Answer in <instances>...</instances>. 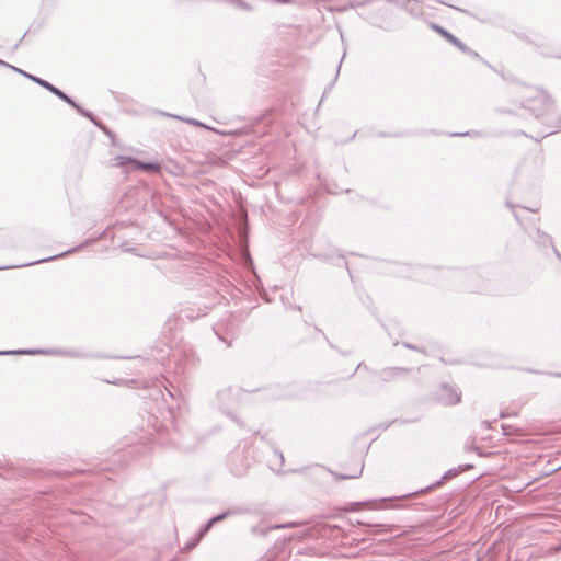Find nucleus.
Wrapping results in <instances>:
<instances>
[{
	"label": "nucleus",
	"instance_id": "nucleus-1",
	"mask_svg": "<svg viewBox=\"0 0 561 561\" xmlns=\"http://www.w3.org/2000/svg\"><path fill=\"white\" fill-rule=\"evenodd\" d=\"M149 423L158 433L161 443L165 438L173 447L182 451H192L199 444V438L190 427L180 425L175 421L172 408L169 405L161 422L152 412H149Z\"/></svg>",
	"mask_w": 561,
	"mask_h": 561
},
{
	"label": "nucleus",
	"instance_id": "nucleus-2",
	"mask_svg": "<svg viewBox=\"0 0 561 561\" xmlns=\"http://www.w3.org/2000/svg\"><path fill=\"white\" fill-rule=\"evenodd\" d=\"M186 286L192 289L199 287L202 289L201 296L205 298V301L197 304L198 309L196 313L191 308L183 310L184 316L191 320L207 314V311L224 298L219 288L221 286L220 283L216 276L209 273L193 272Z\"/></svg>",
	"mask_w": 561,
	"mask_h": 561
},
{
	"label": "nucleus",
	"instance_id": "nucleus-3",
	"mask_svg": "<svg viewBox=\"0 0 561 561\" xmlns=\"http://www.w3.org/2000/svg\"><path fill=\"white\" fill-rule=\"evenodd\" d=\"M436 270L435 266L416 262H390L389 273L396 277L425 280Z\"/></svg>",
	"mask_w": 561,
	"mask_h": 561
},
{
	"label": "nucleus",
	"instance_id": "nucleus-4",
	"mask_svg": "<svg viewBox=\"0 0 561 561\" xmlns=\"http://www.w3.org/2000/svg\"><path fill=\"white\" fill-rule=\"evenodd\" d=\"M12 355H45V356H62L70 358H91L90 353L81 348H19L12 350Z\"/></svg>",
	"mask_w": 561,
	"mask_h": 561
},
{
	"label": "nucleus",
	"instance_id": "nucleus-5",
	"mask_svg": "<svg viewBox=\"0 0 561 561\" xmlns=\"http://www.w3.org/2000/svg\"><path fill=\"white\" fill-rule=\"evenodd\" d=\"M107 232H108V229H105L98 237H95V238H88L84 241H82L79 245L72 247V248H70V249H68V250H66L64 252H60L58 254H55V255H51V256H48V257L38 259L36 261H32V262H27V263H23V264H18V265L0 266V271L10 270V268H19V267H27V266H32V265H36V264H41V263H45V262H53L55 260L65 257V256H67L69 254L77 253V252L83 250L84 248H87V247L98 242L99 240L105 238L107 236Z\"/></svg>",
	"mask_w": 561,
	"mask_h": 561
},
{
	"label": "nucleus",
	"instance_id": "nucleus-6",
	"mask_svg": "<svg viewBox=\"0 0 561 561\" xmlns=\"http://www.w3.org/2000/svg\"><path fill=\"white\" fill-rule=\"evenodd\" d=\"M474 468V466L472 463H462V465H459L458 467H455V468H451V469H448L447 471H445V473L440 477L439 480L431 483L430 485L425 486V488H422L415 492H412V493H408L405 495H402L400 497H391V499H379L378 501L380 502H385V501H398V500H401V499H405V497H415L417 495H421V494H424L428 491H433L437 488H439L440 485H443L444 483H446L447 481L458 477L460 473L469 470V469H472Z\"/></svg>",
	"mask_w": 561,
	"mask_h": 561
},
{
	"label": "nucleus",
	"instance_id": "nucleus-7",
	"mask_svg": "<svg viewBox=\"0 0 561 561\" xmlns=\"http://www.w3.org/2000/svg\"><path fill=\"white\" fill-rule=\"evenodd\" d=\"M238 393L239 390L233 387L221 389L216 394V404L222 413L241 426V422L234 411V407L238 404Z\"/></svg>",
	"mask_w": 561,
	"mask_h": 561
},
{
	"label": "nucleus",
	"instance_id": "nucleus-8",
	"mask_svg": "<svg viewBox=\"0 0 561 561\" xmlns=\"http://www.w3.org/2000/svg\"><path fill=\"white\" fill-rule=\"evenodd\" d=\"M433 400L443 407H453L461 401V390L449 382H442L433 392Z\"/></svg>",
	"mask_w": 561,
	"mask_h": 561
},
{
	"label": "nucleus",
	"instance_id": "nucleus-9",
	"mask_svg": "<svg viewBox=\"0 0 561 561\" xmlns=\"http://www.w3.org/2000/svg\"><path fill=\"white\" fill-rule=\"evenodd\" d=\"M213 331L216 336L226 344V346H231L232 341L234 340L237 328L232 320L231 316H226L218 320L217 323L214 324Z\"/></svg>",
	"mask_w": 561,
	"mask_h": 561
},
{
	"label": "nucleus",
	"instance_id": "nucleus-10",
	"mask_svg": "<svg viewBox=\"0 0 561 561\" xmlns=\"http://www.w3.org/2000/svg\"><path fill=\"white\" fill-rule=\"evenodd\" d=\"M174 365V373L176 378L182 380L186 373L196 364V358L192 353H174L172 358L169 359V366Z\"/></svg>",
	"mask_w": 561,
	"mask_h": 561
},
{
	"label": "nucleus",
	"instance_id": "nucleus-11",
	"mask_svg": "<svg viewBox=\"0 0 561 561\" xmlns=\"http://www.w3.org/2000/svg\"><path fill=\"white\" fill-rule=\"evenodd\" d=\"M411 371L412 369L408 367L390 366L373 370V375L376 376L381 383H391L407 377Z\"/></svg>",
	"mask_w": 561,
	"mask_h": 561
},
{
	"label": "nucleus",
	"instance_id": "nucleus-12",
	"mask_svg": "<svg viewBox=\"0 0 561 561\" xmlns=\"http://www.w3.org/2000/svg\"><path fill=\"white\" fill-rule=\"evenodd\" d=\"M245 512H247L245 508L240 507V506H234V507L227 508V510L222 511L221 513L211 516L207 522H205L203 525H201V527L197 529L199 531V536L205 537L213 529V527L215 525H217L218 523H221L231 516L244 514Z\"/></svg>",
	"mask_w": 561,
	"mask_h": 561
},
{
	"label": "nucleus",
	"instance_id": "nucleus-13",
	"mask_svg": "<svg viewBox=\"0 0 561 561\" xmlns=\"http://www.w3.org/2000/svg\"><path fill=\"white\" fill-rule=\"evenodd\" d=\"M113 161L115 165H123L125 162H134L139 170L150 173L157 174L161 173V163L158 161H140L139 159L131 156H116Z\"/></svg>",
	"mask_w": 561,
	"mask_h": 561
},
{
	"label": "nucleus",
	"instance_id": "nucleus-14",
	"mask_svg": "<svg viewBox=\"0 0 561 561\" xmlns=\"http://www.w3.org/2000/svg\"><path fill=\"white\" fill-rule=\"evenodd\" d=\"M311 255L316 259L323 261V262H328V263H331V264L337 265V266H344L347 270L350 276L352 277V274H351V271L348 267V262L345 260L344 254L339 249L332 248L328 251L312 253Z\"/></svg>",
	"mask_w": 561,
	"mask_h": 561
},
{
	"label": "nucleus",
	"instance_id": "nucleus-15",
	"mask_svg": "<svg viewBox=\"0 0 561 561\" xmlns=\"http://www.w3.org/2000/svg\"><path fill=\"white\" fill-rule=\"evenodd\" d=\"M265 400H280L289 397L286 387L280 385L268 386L259 390Z\"/></svg>",
	"mask_w": 561,
	"mask_h": 561
},
{
	"label": "nucleus",
	"instance_id": "nucleus-16",
	"mask_svg": "<svg viewBox=\"0 0 561 561\" xmlns=\"http://www.w3.org/2000/svg\"><path fill=\"white\" fill-rule=\"evenodd\" d=\"M531 230L534 233L529 232V236L533 238V240L541 247H548L552 245V237L548 234L547 232L542 231L539 227H537L535 224L531 227Z\"/></svg>",
	"mask_w": 561,
	"mask_h": 561
},
{
	"label": "nucleus",
	"instance_id": "nucleus-17",
	"mask_svg": "<svg viewBox=\"0 0 561 561\" xmlns=\"http://www.w3.org/2000/svg\"><path fill=\"white\" fill-rule=\"evenodd\" d=\"M38 85L44 88L45 90H47L48 92H50L51 94H54L55 96H57L59 100L64 101L67 104L72 99L70 95L65 93L62 90H60L59 88H57L56 85H54L53 83H50L49 81H47L43 78L41 79V81H38Z\"/></svg>",
	"mask_w": 561,
	"mask_h": 561
},
{
	"label": "nucleus",
	"instance_id": "nucleus-18",
	"mask_svg": "<svg viewBox=\"0 0 561 561\" xmlns=\"http://www.w3.org/2000/svg\"><path fill=\"white\" fill-rule=\"evenodd\" d=\"M38 85L44 88L45 90H47L48 92H50L51 94H54L55 96H57L59 100L64 101L67 104L72 99L70 95L65 93L62 90H60L59 88H57L56 85H54L53 83H50L49 81H47L43 78L41 79V81H38Z\"/></svg>",
	"mask_w": 561,
	"mask_h": 561
},
{
	"label": "nucleus",
	"instance_id": "nucleus-19",
	"mask_svg": "<svg viewBox=\"0 0 561 561\" xmlns=\"http://www.w3.org/2000/svg\"><path fill=\"white\" fill-rule=\"evenodd\" d=\"M294 526V523H284V524H274L270 525L267 527L264 526H254L252 527V534L261 537H265L268 531L276 530V529H285V528H291Z\"/></svg>",
	"mask_w": 561,
	"mask_h": 561
},
{
	"label": "nucleus",
	"instance_id": "nucleus-20",
	"mask_svg": "<svg viewBox=\"0 0 561 561\" xmlns=\"http://www.w3.org/2000/svg\"><path fill=\"white\" fill-rule=\"evenodd\" d=\"M505 204L513 211L515 220L518 222V225L522 226L523 225L522 218H520V216L515 210V208L518 207V206L513 204L510 201H506ZM520 207L523 209H526V210L531 211V213H538L540 210V204L539 203H535L531 207H528V206H520Z\"/></svg>",
	"mask_w": 561,
	"mask_h": 561
},
{
	"label": "nucleus",
	"instance_id": "nucleus-21",
	"mask_svg": "<svg viewBox=\"0 0 561 561\" xmlns=\"http://www.w3.org/2000/svg\"><path fill=\"white\" fill-rule=\"evenodd\" d=\"M68 105L76 110L77 113L82 117L88 118L90 122H94L96 115H94L93 112L85 110L83 106H81L73 98L68 103Z\"/></svg>",
	"mask_w": 561,
	"mask_h": 561
},
{
	"label": "nucleus",
	"instance_id": "nucleus-22",
	"mask_svg": "<svg viewBox=\"0 0 561 561\" xmlns=\"http://www.w3.org/2000/svg\"><path fill=\"white\" fill-rule=\"evenodd\" d=\"M259 133L260 131H257L255 129V125H247L241 128H237V129L229 130V131H222L220 134L221 135H230V136H243V135H248V134H259Z\"/></svg>",
	"mask_w": 561,
	"mask_h": 561
},
{
	"label": "nucleus",
	"instance_id": "nucleus-23",
	"mask_svg": "<svg viewBox=\"0 0 561 561\" xmlns=\"http://www.w3.org/2000/svg\"><path fill=\"white\" fill-rule=\"evenodd\" d=\"M91 123L110 138L112 145H115V133L110 129L98 116H95L94 122Z\"/></svg>",
	"mask_w": 561,
	"mask_h": 561
},
{
	"label": "nucleus",
	"instance_id": "nucleus-24",
	"mask_svg": "<svg viewBox=\"0 0 561 561\" xmlns=\"http://www.w3.org/2000/svg\"><path fill=\"white\" fill-rule=\"evenodd\" d=\"M428 25H430L431 30H433L435 33L439 34L448 43H449V41H451L454 34L450 33L448 30H446L442 25L434 23V22H430Z\"/></svg>",
	"mask_w": 561,
	"mask_h": 561
},
{
	"label": "nucleus",
	"instance_id": "nucleus-25",
	"mask_svg": "<svg viewBox=\"0 0 561 561\" xmlns=\"http://www.w3.org/2000/svg\"><path fill=\"white\" fill-rule=\"evenodd\" d=\"M417 421H419V417H415V419L396 417L393 420L385 422L382 425V430L386 431L393 424L407 425V424H411V423H414Z\"/></svg>",
	"mask_w": 561,
	"mask_h": 561
},
{
	"label": "nucleus",
	"instance_id": "nucleus-26",
	"mask_svg": "<svg viewBox=\"0 0 561 561\" xmlns=\"http://www.w3.org/2000/svg\"><path fill=\"white\" fill-rule=\"evenodd\" d=\"M364 469V462L352 473H335L333 472L334 477L337 480H348V479H357L362 476Z\"/></svg>",
	"mask_w": 561,
	"mask_h": 561
},
{
	"label": "nucleus",
	"instance_id": "nucleus-27",
	"mask_svg": "<svg viewBox=\"0 0 561 561\" xmlns=\"http://www.w3.org/2000/svg\"><path fill=\"white\" fill-rule=\"evenodd\" d=\"M204 536H199V531L197 530L184 545L183 550L191 551L198 546V543L203 540Z\"/></svg>",
	"mask_w": 561,
	"mask_h": 561
},
{
	"label": "nucleus",
	"instance_id": "nucleus-28",
	"mask_svg": "<svg viewBox=\"0 0 561 561\" xmlns=\"http://www.w3.org/2000/svg\"><path fill=\"white\" fill-rule=\"evenodd\" d=\"M168 116L172 117V118H175V119H179V121H182V122H185L190 125H193V126H198V127H202V128H205V129H211L208 125L195 119V118H190V117H182L180 115H171V114H167Z\"/></svg>",
	"mask_w": 561,
	"mask_h": 561
},
{
	"label": "nucleus",
	"instance_id": "nucleus-29",
	"mask_svg": "<svg viewBox=\"0 0 561 561\" xmlns=\"http://www.w3.org/2000/svg\"><path fill=\"white\" fill-rule=\"evenodd\" d=\"M123 455H114L113 458L106 462H101L98 465L99 471H107L112 469V465H115L118 461H122Z\"/></svg>",
	"mask_w": 561,
	"mask_h": 561
},
{
	"label": "nucleus",
	"instance_id": "nucleus-30",
	"mask_svg": "<svg viewBox=\"0 0 561 561\" xmlns=\"http://www.w3.org/2000/svg\"><path fill=\"white\" fill-rule=\"evenodd\" d=\"M8 68L11 69L12 71L23 76L24 78L31 80L32 82H34L36 84H38V81H41V79H42L41 77L32 75V73H30V72H27V71H25L23 69H20V68L15 67V66H12V65H11V67H8Z\"/></svg>",
	"mask_w": 561,
	"mask_h": 561
},
{
	"label": "nucleus",
	"instance_id": "nucleus-31",
	"mask_svg": "<svg viewBox=\"0 0 561 561\" xmlns=\"http://www.w3.org/2000/svg\"><path fill=\"white\" fill-rule=\"evenodd\" d=\"M255 435H259L261 440L263 442H266L271 448L273 449L274 454L278 456L279 458V463L283 465L284 463V456H283V453L279 451L275 446L274 444L267 438V433H264V434H261L260 432H256Z\"/></svg>",
	"mask_w": 561,
	"mask_h": 561
},
{
	"label": "nucleus",
	"instance_id": "nucleus-32",
	"mask_svg": "<svg viewBox=\"0 0 561 561\" xmlns=\"http://www.w3.org/2000/svg\"><path fill=\"white\" fill-rule=\"evenodd\" d=\"M248 468V462H242L241 465H230V472L236 477H242L247 473Z\"/></svg>",
	"mask_w": 561,
	"mask_h": 561
},
{
	"label": "nucleus",
	"instance_id": "nucleus-33",
	"mask_svg": "<svg viewBox=\"0 0 561 561\" xmlns=\"http://www.w3.org/2000/svg\"><path fill=\"white\" fill-rule=\"evenodd\" d=\"M482 133L479 131V130H468V131H463V133H451L450 134V137H474V138H479V137H482Z\"/></svg>",
	"mask_w": 561,
	"mask_h": 561
},
{
	"label": "nucleus",
	"instance_id": "nucleus-34",
	"mask_svg": "<svg viewBox=\"0 0 561 561\" xmlns=\"http://www.w3.org/2000/svg\"><path fill=\"white\" fill-rule=\"evenodd\" d=\"M168 396L175 400L179 396H181V391L179 388L174 387L173 385L170 386V388H165Z\"/></svg>",
	"mask_w": 561,
	"mask_h": 561
},
{
	"label": "nucleus",
	"instance_id": "nucleus-35",
	"mask_svg": "<svg viewBox=\"0 0 561 561\" xmlns=\"http://www.w3.org/2000/svg\"><path fill=\"white\" fill-rule=\"evenodd\" d=\"M449 43L451 45H454L455 47H457L459 50L461 51H466L467 49V45L465 43H462L458 37H456L455 35L453 36L451 41H449Z\"/></svg>",
	"mask_w": 561,
	"mask_h": 561
},
{
	"label": "nucleus",
	"instance_id": "nucleus-36",
	"mask_svg": "<svg viewBox=\"0 0 561 561\" xmlns=\"http://www.w3.org/2000/svg\"><path fill=\"white\" fill-rule=\"evenodd\" d=\"M449 43L451 45H454L455 47H457L459 50L461 51H466L467 49V45L465 43H462L458 37H456L455 35L453 36L451 41H449Z\"/></svg>",
	"mask_w": 561,
	"mask_h": 561
},
{
	"label": "nucleus",
	"instance_id": "nucleus-37",
	"mask_svg": "<svg viewBox=\"0 0 561 561\" xmlns=\"http://www.w3.org/2000/svg\"><path fill=\"white\" fill-rule=\"evenodd\" d=\"M462 53L471 56L472 58L481 60L484 65L490 67L489 62L485 61L483 58H481V56L478 54V51L471 49L470 47L467 46L466 51H462Z\"/></svg>",
	"mask_w": 561,
	"mask_h": 561
},
{
	"label": "nucleus",
	"instance_id": "nucleus-38",
	"mask_svg": "<svg viewBox=\"0 0 561 561\" xmlns=\"http://www.w3.org/2000/svg\"><path fill=\"white\" fill-rule=\"evenodd\" d=\"M358 370H365L373 374L374 369L369 368L364 362H360L359 364H357L354 371L351 374L348 378H352Z\"/></svg>",
	"mask_w": 561,
	"mask_h": 561
},
{
	"label": "nucleus",
	"instance_id": "nucleus-39",
	"mask_svg": "<svg viewBox=\"0 0 561 561\" xmlns=\"http://www.w3.org/2000/svg\"><path fill=\"white\" fill-rule=\"evenodd\" d=\"M501 427L503 430V435L505 436H512L514 432L518 431L516 427L508 424H502Z\"/></svg>",
	"mask_w": 561,
	"mask_h": 561
},
{
	"label": "nucleus",
	"instance_id": "nucleus-40",
	"mask_svg": "<svg viewBox=\"0 0 561 561\" xmlns=\"http://www.w3.org/2000/svg\"><path fill=\"white\" fill-rule=\"evenodd\" d=\"M121 168L125 169V172H130L135 170H139L138 167L134 162H125L123 165H119Z\"/></svg>",
	"mask_w": 561,
	"mask_h": 561
},
{
	"label": "nucleus",
	"instance_id": "nucleus-41",
	"mask_svg": "<svg viewBox=\"0 0 561 561\" xmlns=\"http://www.w3.org/2000/svg\"><path fill=\"white\" fill-rule=\"evenodd\" d=\"M478 276H479V273L474 268H470V270H467L465 272V277L468 278V279H473V278H476Z\"/></svg>",
	"mask_w": 561,
	"mask_h": 561
},
{
	"label": "nucleus",
	"instance_id": "nucleus-42",
	"mask_svg": "<svg viewBox=\"0 0 561 561\" xmlns=\"http://www.w3.org/2000/svg\"><path fill=\"white\" fill-rule=\"evenodd\" d=\"M435 1H436V2H438V3H440V4L447 5V7L451 8V9H454V10H457V11H459V12H462V13H465V14H469V12H468L467 10L461 9V8H458V7L453 5V4H449V3H446V2H445V1H443V0H435Z\"/></svg>",
	"mask_w": 561,
	"mask_h": 561
},
{
	"label": "nucleus",
	"instance_id": "nucleus-43",
	"mask_svg": "<svg viewBox=\"0 0 561 561\" xmlns=\"http://www.w3.org/2000/svg\"><path fill=\"white\" fill-rule=\"evenodd\" d=\"M383 423H385V422H382V423H380V424H378V425H376V426H373V427L368 428L365 433H363V434H362V436H364V435H366V434L374 433V432H376V431H383V430H382V425H383Z\"/></svg>",
	"mask_w": 561,
	"mask_h": 561
},
{
	"label": "nucleus",
	"instance_id": "nucleus-44",
	"mask_svg": "<svg viewBox=\"0 0 561 561\" xmlns=\"http://www.w3.org/2000/svg\"><path fill=\"white\" fill-rule=\"evenodd\" d=\"M329 345L331 348L335 350L336 352H339L342 356H348L351 354V351H342L340 350L337 346H335L334 344H332L331 342H329Z\"/></svg>",
	"mask_w": 561,
	"mask_h": 561
},
{
	"label": "nucleus",
	"instance_id": "nucleus-45",
	"mask_svg": "<svg viewBox=\"0 0 561 561\" xmlns=\"http://www.w3.org/2000/svg\"><path fill=\"white\" fill-rule=\"evenodd\" d=\"M402 346L412 351L419 350V345L412 344L410 342H402Z\"/></svg>",
	"mask_w": 561,
	"mask_h": 561
},
{
	"label": "nucleus",
	"instance_id": "nucleus-46",
	"mask_svg": "<svg viewBox=\"0 0 561 561\" xmlns=\"http://www.w3.org/2000/svg\"><path fill=\"white\" fill-rule=\"evenodd\" d=\"M356 134H357V131H354V133L352 134V136H351V137H348V138H347V139H345V140H335V144H336V145H345V144H347L348 141H351L352 139H354V138H355V136H356Z\"/></svg>",
	"mask_w": 561,
	"mask_h": 561
},
{
	"label": "nucleus",
	"instance_id": "nucleus-47",
	"mask_svg": "<svg viewBox=\"0 0 561 561\" xmlns=\"http://www.w3.org/2000/svg\"><path fill=\"white\" fill-rule=\"evenodd\" d=\"M345 54H346V53L344 51V54H343V56H342V58H341V60H340V64H339V66H337V70H336V73H335L334 80H333V82H332L331 84H333V83L335 82V80L337 79V77H339L340 69H341V65H342L343 58L345 57ZM331 87H332V85H330V87H329V89H331Z\"/></svg>",
	"mask_w": 561,
	"mask_h": 561
},
{
	"label": "nucleus",
	"instance_id": "nucleus-48",
	"mask_svg": "<svg viewBox=\"0 0 561 561\" xmlns=\"http://www.w3.org/2000/svg\"><path fill=\"white\" fill-rule=\"evenodd\" d=\"M121 358L123 359H141V360H145V362H150L151 359L150 358H142L141 356H122Z\"/></svg>",
	"mask_w": 561,
	"mask_h": 561
},
{
	"label": "nucleus",
	"instance_id": "nucleus-49",
	"mask_svg": "<svg viewBox=\"0 0 561 561\" xmlns=\"http://www.w3.org/2000/svg\"><path fill=\"white\" fill-rule=\"evenodd\" d=\"M499 113L501 114H510V115H514V111L510 110V108H499L497 110Z\"/></svg>",
	"mask_w": 561,
	"mask_h": 561
},
{
	"label": "nucleus",
	"instance_id": "nucleus-50",
	"mask_svg": "<svg viewBox=\"0 0 561 561\" xmlns=\"http://www.w3.org/2000/svg\"><path fill=\"white\" fill-rule=\"evenodd\" d=\"M369 448H370V444H368L367 446L363 447V448L359 450V455H360V456H365V455L368 453Z\"/></svg>",
	"mask_w": 561,
	"mask_h": 561
},
{
	"label": "nucleus",
	"instance_id": "nucleus-51",
	"mask_svg": "<svg viewBox=\"0 0 561 561\" xmlns=\"http://www.w3.org/2000/svg\"><path fill=\"white\" fill-rule=\"evenodd\" d=\"M378 136L379 137H396L397 134H389V133L380 131V133H378Z\"/></svg>",
	"mask_w": 561,
	"mask_h": 561
},
{
	"label": "nucleus",
	"instance_id": "nucleus-52",
	"mask_svg": "<svg viewBox=\"0 0 561 561\" xmlns=\"http://www.w3.org/2000/svg\"><path fill=\"white\" fill-rule=\"evenodd\" d=\"M552 248V251L553 253L556 254V256L561 261V254L559 253L558 249L554 247V244L552 243V245H550Z\"/></svg>",
	"mask_w": 561,
	"mask_h": 561
},
{
	"label": "nucleus",
	"instance_id": "nucleus-53",
	"mask_svg": "<svg viewBox=\"0 0 561 561\" xmlns=\"http://www.w3.org/2000/svg\"><path fill=\"white\" fill-rule=\"evenodd\" d=\"M552 248V251L553 253L556 254V256L561 261V254L559 253L558 249L554 247V244L552 243V245H550Z\"/></svg>",
	"mask_w": 561,
	"mask_h": 561
},
{
	"label": "nucleus",
	"instance_id": "nucleus-54",
	"mask_svg": "<svg viewBox=\"0 0 561 561\" xmlns=\"http://www.w3.org/2000/svg\"><path fill=\"white\" fill-rule=\"evenodd\" d=\"M469 290H472V291H478L481 289V286L480 285H473V286H468L467 287Z\"/></svg>",
	"mask_w": 561,
	"mask_h": 561
},
{
	"label": "nucleus",
	"instance_id": "nucleus-55",
	"mask_svg": "<svg viewBox=\"0 0 561 561\" xmlns=\"http://www.w3.org/2000/svg\"><path fill=\"white\" fill-rule=\"evenodd\" d=\"M12 350H8V351H0V356H11L12 355Z\"/></svg>",
	"mask_w": 561,
	"mask_h": 561
},
{
	"label": "nucleus",
	"instance_id": "nucleus-56",
	"mask_svg": "<svg viewBox=\"0 0 561 561\" xmlns=\"http://www.w3.org/2000/svg\"><path fill=\"white\" fill-rule=\"evenodd\" d=\"M121 248H122V250H123V251H125V252H131V249H130V248H127V244H126V243H122V244H121Z\"/></svg>",
	"mask_w": 561,
	"mask_h": 561
},
{
	"label": "nucleus",
	"instance_id": "nucleus-57",
	"mask_svg": "<svg viewBox=\"0 0 561 561\" xmlns=\"http://www.w3.org/2000/svg\"><path fill=\"white\" fill-rule=\"evenodd\" d=\"M415 352H419L421 354H424V355H427V351L426 348L422 347V346H419V350H416Z\"/></svg>",
	"mask_w": 561,
	"mask_h": 561
},
{
	"label": "nucleus",
	"instance_id": "nucleus-58",
	"mask_svg": "<svg viewBox=\"0 0 561 561\" xmlns=\"http://www.w3.org/2000/svg\"><path fill=\"white\" fill-rule=\"evenodd\" d=\"M0 66H2V67H11L10 64H8L7 61H4L2 59H0Z\"/></svg>",
	"mask_w": 561,
	"mask_h": 561
},
{
	"label": "nucleus",
	"instance_id": "nucleus-59",
	"mask_svg": "<svg viewBox=\"0 0 561 561\" xmlns=\"http://www.w3.org/2000/svg\"><path fill=\"white\" fill-rule=\"evenodd\" d=\"M25 35H26V33H24V34L22 35V37L20 38V41L15 44L14 48H16V47L20 45V43L23 41V38H25Z\"/></svg>",
	"mask_w": 561,
	"mask_h": 561
},
{
	"label": "nucleus",
	"instance_id": "nucleus-60",
	"mask_svg": "<svg viewBox=\"0 0 561 561\" xmlns=\"http://www.w3.org/2000/svg\"><path fill=\"white\" fill-rule=\"evenodd\" d=\"M528 371L534 373V374H541V371H539V370L528 369Z\"/></svg>",
	"mask_w": 561,
	"mask_h": 561
},
{
	"label": "nucleus",
	"instance_id": "nucleus-61",
	"mask_svg": "<svg viewBox=\"0 0 561 561\" xmlns=\"http://www.w3.org/2000/svg\"><path fill=\"white\" fill-rule=\"evenodd\" d=\"M380 323H381L382 328L388 332V327H387V324H385L383 322H380Z\"/></svg>",
	"mask_w": 561,
	"mask_h": 561
},
{
	"label": "nucleus",
	"instance_id": "nucleus-62",
	"mask_svg": "<svg viewBox=\"0 0 561 561\" xmlns=\"http://www.w3.org/2000/svg\"><path fill=\"white\" fill-rule=\"evenodd\" d=\"M161 359H163V356H161L160 358H153V362L159 363Z\"/></svg>",
	"mask_w": 561,
	"mask_h": 561
},
{
	"label": "nucleus",
	"instance_id": "nucleus-63",
	"mask_svg": "<svg viewBox=\"0 0 561 561\" xmlns=\"http://www.w3.org/2000/svg\"><path fill=\"white\" fill-rule=\"evenodd\" d=\"M295 310H298V311H301V307L300 306H295L293 307Z\"/></svg>",
	"mask_w": 561,
	"mask_h": 561
},
{
	"label": "nucleus",
	"instance_id": "nucleus-64",
	"mask_svg": "<svg viewBox=\"0 0 561 561\" xmlns=\"http://www.w3.org/2000/svg\"><path fill=\"white\" fill-rule=\"evenodd\" d=\"M360 504H362V502L351 503V505H353V506L360 505Z\"/></svg>",
	"mask_w": 561,
	"mask_h": 561
}]
</instances>
